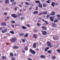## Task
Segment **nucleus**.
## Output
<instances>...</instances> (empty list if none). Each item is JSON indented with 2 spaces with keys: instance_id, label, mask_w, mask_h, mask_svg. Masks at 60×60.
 <instances>
[{
  "instance_id": "1",
  "label": "nucleus",
  "mask_w": 60,
  "mask_h": 60,
  "mask_svg": "<svg viewBox=\"0 0 60 60\" xmlns=\"http://www.w3.org/2000/svg\"><path fill=\"white\" fill-rule=\"evenodd\" d=\"M30 52H31V53H32V54H35V51L33 50L32 49H30Z\"/></svg>"
},
{
  "instance_id": "2",
  "label": "nucleus",
  "mask_w": 60,
  "mask_h": 60,
  "mask_svg": "<svg viewBox=\"0 0 60 60\" xmlns=\"http://www.w3.org/2000/svg\"><path fill=\"white\" fill-rule=\"evenodd\" d=\"M16 38H13L11 39V42H15L16 40Z\"/></svg>"
},
{
  "instance_id": "3",
  "label": "nucleus",
  "mask_w": 60,
  "mask_h": 60,
  "mask_svg": "<svg viewBox=\"0 0 60 60\" xmlns=\"http://www.w3.org/2000/svg\"><path fill=\"white\" fill-rule=\"evenodd\" d=\"M47 44L48 46L50 47H52V46H51V43L49 41L48 42H47Z\"/></svg>"
},
{
  "instance_id": "4",
  "label": "nucleus",
  "mask_w": 60,
  "mask_h": 60,
  "mask_svg": "<svg viewBox=\"0 0 60 60\" xmlns=\"http://www.w3.org/2000/svg\"><path fill=\"white\" fill-rule=\"evenodd\" d=\"M7 31V29H5V30H2V33H4L6 32Z\"/></svg>"
},
{
  "instance_id": "5",
  "label": "nucleus",
  "mask_w": 60,
  "mask_h": 60,
  "mask_svg": "<svg viewBox=\"0 0 60 60\" xmlns=\"http://www.w3.org/2000/svg\"><path fill=\"white\" fill-rule=\"evenodd\" d=\"M52 27H56V25L55 23H52Z\"/></svg>"
},
{
  "instance_id": "6",
  "label": "nucleus",
  "mask_w": 60,
  "mask_h": 60,
  "mask_svg": "<svg viewBox=\"0 0 60 60\" xmlns=\"http://www.w3.org/2000/svg\"><path fill=\"white\" fill-rule=\"evenodd\" d=\"M1 25L2 26H6V23L5 22H3L1 23Z\"/></svg>"
},
{
  "instance_id": "7",
  "label": "nucleus",
  "mask_w": 60,
  "mask_h": 60,
  "mask_svg": "<svg viewBox=\"0 0 60 60\" xmlns=\"http://www.w3.org/2000/svg\"><path fill=\"white\" fill-rule=\"evenodd\" d=\"M11 16L13 17H14V18H16V17H17V15H15V14L12 15Z\"/></svg>"
},
{
  "instance_id": "8",
  "label": "nucleus",
  "mask_w": 60,
  "mask_h": 60,
  "mask_svg": "<svg viewBox=\"0 0 60 60\" xmlns=\"http://www.w3.org/2000/svg\"><path fill=\"white\" fill-rule=\"evenodd\" d=\"M42 32H43V35H45L46 34V32L45 31H42Z\"/></svg>"
},
{
  "instance_id": "9",
  "label": "nucleus",
  "mask_w": 60,
  "mask_h": 60,
  "mask_svg": "<svg viewBox=\"0 0 60 60\" xmlns=\"http://www.w3.org/2000/svg\"><path fill=\"white\" fill-rule=\"evenodd\" d=\"M38 13V11H36L33 12V14H37Z\"/></svg>"
},
{
  "instance_id": "10",
  "label": "nucleus",
  "mask_w": 60,
  "mask_h": 60,
  "mask_svg": "<svg viewBox=\"0 0 60 60\" xmlns=\"http://www.w3.org/2000/svg\"><path fill=\"white\" fill-rule=\"evenodd\" d=\"M50 15H55V12H52Z\"/></svg>"
},
{
  "instance_id": "11",
  "label": "nucleus",
  "mask_w": 60,
  "mask_h": 60,
  "mask_svg": "<svg viewBox=\"0 0 60 60\" xmlns=\"http://www.w3.org/2000/svg\"><path fill=\"white\" fill-rule=\"evenodd\" d=\"M55 3L54 2H52V3L51 5L52 6L54 7L55 6Z\"/></svg>"
},
{
  "instance_id": "12",
  "label": "nucleus",
  "mask_w": 60,
  "mask_h": 60,
  "mask_svg": "<svg viewBox=\"0 0 60 60\" xmlns=\"http://www.w3.org/2000/svg\"><path fill=\"white\" fill-rule=\"evenodd\" d=\"M50 19L51 21H53V17H50Z\"/></svg>"
},
{
  "instance_id": "13",
  "label": "nucleus",
  "mask_w": 60,
  "mask_h": 60,
  "mask_svg": "<svg viewBox=\"0 0 60 60\" xmlns=\"http://www.w3.org/2000/svg\"><path fill=\"white\" fill-rule=\"evenodd\" d=\"M57 17H58L57 18L58 19H60V15H59L58 14L57 15Z\"/></svg>"
},
{
  "instance_id": "14",
  "label": "nucleus",
  "mask_w": 60,
  "mask_h": 60,
  "mask_svg": "<svg viewBox=\"0 0 60 60\" xmlns=\"http://www.w3.org/2000/svg\"><path fill=\"white\" fill-rule=\"evenodd\" d=\"M14 49H17L19 48V47L18 46H15L13 47Z\"/></svg>"
},
{
  "instance_id": "15",
  "label": "nucleus",
  "mask_w": 60,
  "mask_h": 60,
  "mask_svg": "<svg viewBox=\"0 0 60 60\" xmlns=\"http://www.w3.org/2000/svg\"><path fill=\"white\" fill-rule=\"evenodd\" d=\"M49 49V47H47L45 49V51H47Z\"/></svg>"
},
{
  "instance_id": "16",
  "label": "nucleus",
  "mask_w": 60,
  "mask_h": 60,
  "mask_svg": "<svg viewBox=\"0 0 60 60\" xmlns=\"http://www.w3.org/2000/svg\"><path fill=\"white\" fill-rule=\"evenodd\" d=\"M42 20H43V21H44V22H45L46 24H48V22L47 21H45V20H44L43 19H42Z\"/></svg>"
},
{
  "instance_id": "17",
  "label": "nucleus",
  "mask_w": 60,
  "mask_h": 60,
  "mask_svg": "<svg viewBox=\"0 0 60 60\" xmlns=\"http://www.w3.org/2000/svg\"><path fill=\"white\" fill-rule=\"evenodd\" d=\"M45 56L44 55H41L40 56V57L41 58H45Z\"/></svg>"
},
{
  "instance_id": "18",
  "label": "nucleus",
  "mask_w": 60,
  "mask_h": 60,
  "mask_svg": "<svg viewBox=\"0 0 60 60\" xmlns=\"http://www.w3.org/2000/svg\"><path fill=\"white\" fill-rule=\"evenodd\" d=\"M33 47L34 48H36V44L35 43L33 45Z\"/></svg>"
},
{
  "instance_id": "19",
  "label": "nucleus",
  "mask_w": 60,
  "mask_h": 60,
  "mask_svg": "<svg viewBox=\"0 0 60 60\" xmlns=\"http://www.w3.org/2000/svg\"><path fill=\"white\" fill-rule=\"evenodd\" d=\"M38 6L39 7H40V8H41L42 7V5H41V4L40 3H39V4L38 5Z\"/></svg>"
},
{
  "instance_id": "20",
  "label": "nucleus",
  "mask_w": 60,
  "mask_h": 60,
  "mask_svg": "<svg viewBox=\"0 0 60 60\" xmlns=\"http://www.w3.org/2000/svg\"><path fill=\"white\" fill-rule=\"evenodd\" d=\"M28 34L26 33L25 34V35L24 36V37H27L28 36Z\"/></svg>"
},
{
  "instance_id": "21",
  "label": "nucleus",
  "mask_w": 60,
  "mask_h": 60,
  "mask_svg": "<svg viewBox=\"0 0 60 60\" xmlns=\"http://www.w3.org/2000/svg\"><path fill=\"white\" fill-rule=\"evenodd\" d=\"M9 3V0H5V3L7 4V3Z\"/></svg>"
},
{
  "instance_id": "22",
  "label": "nucleus",
  "mask_w": 60,
  "mask_h": 60,
  "mask_svg": "<svg viewBox=\"0 0 60 60\" xmlns=\"http://www.w3.org/2000/svg\"><path fill=\"white\" fill-rule=\"evenodd\" d=\"M10 33L11 34H14V32L13 31H11L10 32Z\"/></svg>"
},
{
  "instance_id": "23",
  "label": "nucleus",
  "mask_w": 60,
  "mask_h": 60,
  "mask_svg": "<svg viewBox=\"0 0 60 60\" xmlns=\"http://www.w3.org/2000/svg\"><path fill=\"white\" fill-rule=\"evenodd\" d=\"M42 29H45V30L46 29V27H42Z\"/></svg>"
},
{
  "instance_id": "24",
  "label": "nucleus",
  "mask_w": 60,
  "mask_h": 60,
  "mask_svg": "<svg viewBox=\"0 0 60 60\" xmlns=\"http://www.w3.org/2000/svg\"><path fill=\"white\" fill-rule=\"evenodd\" d=\"M34 38H36V35L35 34H34Z\"/></svg>"
},
{
  "instance_id": "25",
  "label": "nucleus",
  "mask_w": 60,
  "mask_h": 60,
  "mask_svg": "<svg viewBox=\"0 0 60 60\" xmlns=\"http://www.w3.org/2000/svg\"><path fill=\"white\" fill-rule=\"evenodd\" d=\"M43 13L44 14H47L48 12H44Z\"/></svg>"
},
{
  "instance_id": "26",
  "label": "nucleus",
  "mask_w": 60,
  "mask_h": 60,
  "mask_svg": "<svg viewBox=\"0 0 60 60\" xmlns=\"http://www.w3.org/2000/svg\"><path fill=\"white\" fill-rule=\"evenodd\" d=\"M35 3H39L40 4V1H35Z\"/></svg>"
},
{
  "instance_id": "27",
  "label": "nucleus",
  "mask_w": 60,
  "mask_h": 60,
  "mask_svg": "<svg viewBox=\"0 0 60 60\" xmlns=\"http://www.w3.org/2000/svg\"><path fill=\"white\" fill-rule=\"evenodd\" d=\"M52 59H55L56 58V57L53 56L52 57Z\"/></svg>"
},
{
  "instance_id": "28",
  "label": "nucleus",
  "mask_w": 60,
  "mask_h": 60,
  "mask_svg": "<svg viewBox=\"0 0 60 60\" xmlns=\"http://www.w3.org/2000/svg\"><path fill=\"white\" fill-rule=\"evenodd\" d=\"M2 58L3 59H6V57L4 56H3Z\"/></svg>"
},
{
  "instance_id": "29",
  "label": "nucleus",
  "mask_w": 60,
  "mask_h": 60,
  "mask_svg": "<svg viewBox=\"0 0 60 60\" xmlns=\"http://www.w3.org/2000/svg\"><path fill=\"white\" fill-rule=\"evenodd\" d=\"M22 28L23 29H26V27L24 26H22Z\"/></svg>"
},
{
  "instance_id": "30",
  "label": "nucleus",
  "mask_w": 60,
  "mask_h": 60,
  "mask_svg": "<svg viewBox=\"0 0 60 60\" xmlns=\"http://www.w3.org/2000/svg\"><path fill=\"white\" fill-rule=\"evenodd\" d=\"M25 50H28V49H27V47H25Z\"/></svg>"
},
{
  "instance_id": "31",
  "label": "nucleus",
  "mask_w": 60,
  "mask_h": 60,
  "mask_svg": "<svg viewBox=\"0 0 60 60\" xmlns=\"http://www.w3.org/2000/svg\"><path fill=\"white\" fill-rule=\"evenodd\" d=\"M55 48H57V47H58V45H55L54 46Z\"/></svg>"
},
{
  "instance_id": "32",
  "label": "nucleus",
  "mask_w": 60,
  "mask_h": 60,
  "mask_svg": "<svg viewBox=\"0 0 60 60\" xmlns=\"http://www.w3.org/2000/svg\"><path fill=\"white\" fill-rule=\"evenodd\" d=\"M24 35V34L23 33H21L19 34V35L20 36H22V35Z\"/></svg>"
},
{
  "instance_id": "33",
  "label": "nucleus",
  "mask_w": 60,
  "mask_h": 60,
  "mask_svg": "<svg viewBox=\"0 0 60 60\" xmlns=\"http://www.w3.org/2000/svg\"><path fill=\"white\" fill-rule=\"evenodd\" d=\"M53 38L54 40H57V39L55 37H53Z\"/></svg>"
},
{
  "instance_id": "34",
  "label": "nucleus",
  "mask_w": 60,
  "mask_h": 60,
  "mask_svg": "<svg viewBox=\"0 0 60 60\" xmlns=\"http://www.w3.org/2000/svg\"><path fill=\"white\" fill-rule=\"evenodd\" d=\"M11 22L12 23H15V22L14 21H12Z\"/></svg>"
},
{
  "instance_id": "35",
  "label": "nucleus",
  "mask_w": 60,
  "mask_h": 60,
  "mask_svg": "<svg viewBox=\"0 0 60 60\" xmlns=\"http://www.w3.org/2000/svg\"><path fill=\"white\" fill-rule=\"evenodd\" d=\"M26 26L28 27H30V25H29V24H27L26 25Z\"/></svg>"
},
{
  "instance_id": "36",
  "label": "nucleus",
  "mask_w": 60,
  "mask_h": 60,
  "mask_svg": "<svg viewBox=\"0 0 60 60\" xmlns=\"http://www.w3.org/2000/svg\"><path fill=\"white\" fill-rule=\"evenodd\" d=\"M46 4H43V6H44V7H46Z\"/></svg>"
},
{
  "instance_id": "37",
  "label": "nucleus",
  "mask_w": 60,
  "mask_h": 60,
  "mask_svg": "<svg viewBox=\"0 0 60 60\" xmlns=\"http://www.w3.org/2000/svg\"><path fill=\"white\" fill-rule=\"evenodd\" d=\"M13 5H15L16 4V3L15 2H13L12 3Z\"/></svg>"
},
{
  "instance_id": "38",
  "label": "nucleus",
  "mask_w": 60,
  "mask_h": 60,
  "mask_svg": "<svg viewBox=\"0 0 60 60\" xmlns=\"http://www.w3.org/2000/svg\"><path fill=\"white\" fill-rule=\"evenodd\" d=\"M58 20H56L54 21V22H58Z\"/></svg>"
},
{
  "instance_id": "39",
  "label": "nucleus",
  "mask_w": 60,
  "mask_h": 60,
  "mask_svg": "<svg viewBox=\"0 0 60 60\" xmlns=\"http://www.w3.org/2000/svg\"><path fill=\"white\" fill-rule=\"evenodd\" d=\"M25 4H26L27 5H29V3L27 2H25Z\"/></svg>"
},
{
  "instance_id": "40",
  "label": "nucleus",
  "mask_w": 60,
  "mask_h": 60,
  "mask_svg": "<svg viewBox=\"0 0 60 60\" xmlns=\"http://www.w3.org/2000/svg\"><path fill=\"white\" fill-rule=\"evenodd\" d=\"M43 13V12H42L39 13V14L40 15H41V14H42Z\"/></svg>"
},
{
  "instance_id": "41",
  "label": "nucleus",
  "mask_w": 60,
  "mask_h": 60,
  "mask_svg": "<svg viewBox=\"0 0 60 60\" xmlns=\"http://www.w3.org/2000/svg\"><path fill=\"white\" fill-rule=\"evenodd\" d=\"M37 25L38 26H41V25L39 23H37Z\"/></svg>"
},
{
  "instance_id": "42",
  "label": "nucleus",
  "mask_w": 60,
  "mask_h": 60,
  "mask_svg": "<svg viewBox=\"0 0 60 60\" xmlns=\"http://www.w3.org/2000/svg\"><path fill=\"white\" fill-rule=\"evenodd\" d=\"M10 55L11 56H13V54L12 53H11L10 54Z\"/></svg>"
},
{
  "instance_id": "43",
  "label": "nucleus",
  "mask_w": 60,
  "mask_h": 60,
  "mask_svg": "<svg viewBox=\"0 0 60 60\" xmlns=\"http://www.w3.org/2000/svg\"><path fill=\"white\" fill-rule=\"evenodd\" d=\"M29 60H32V59H31L29 58H27Z\"/></svg>"
},
{
  "instance_id": "44",
  "label": "nucleus",
  "mask_w": 60,
  "mask_h": 60,
  "mask_svg": "<svg viewBox=\"0 0 60 60\" xmlns=\"http://www.w3.org/2000/svg\"><path fill=\"white\" fill-rule=\"evenodd\" d=\"M47 3H50L49 0H48L47 1Z\"/></svg>"
},
{
  "instance_id": "45",
  "label": "nucleus",
  "mask_w": 60,
  "mask_h": 60,
  "mask_svg": "<svg viewBox=\"0 0 60 60\" xmlns=\"http://www.w3.org/2000/svg\"><path fill=\"white\" fill-rule=\"evenodd\" d=\"M22 41L23 42H25V40L23 39L22 40Z\"/></svg>"
},
{
  "instance_id": "46",
  "label": "nucleus",
  "mask_w": 60,
  "mask_h": 60,
  "mask_svg": "<svg viewBox=\"0 0 60 60\" xmlns=\"http://www.w3.org/2000/svg\"><path fill=\"white\" fill-rule=\"evenodd\" d=\"M12 60H15V58L14 57H13L12 58Z\"/></svg>"
},
{
  "instance_id": "47",
  "label": "nucleus",
  "mask_w": 60,
  "mask_h": 60,
  "mask_svg": "<svg viewBox=\"0 0 60 60\" xmlns=\"http://www.w3.org/2000/svg\"><path fill=\"white\" fill-rule=\"evenodd\" d=\"M48 52L49 53H51V51H48Z\"/></svg>"
},
{
  "instance_id": "48",
  "label": "nucleus",
  "mask_w": 60,
  "mask_h": 60,
  "mask_svg": "<svg viewBox=\"0 0 60 60\" xmlns=\"http://www.w3.org/2000/svg\"><path fill=\"white\" fill-rule=\"evenodd\" d=\"M49 15H47V18H49Z\"/></svg>"
},
{
  "instance_id": "49",
  "label": "nucleus",
  "mask_w": 60,
  "mask_h": 60,
  "mask_svg": "<svg viewBox=\"0 0 60 60\" xmlns=\"http://www.w3.org/2000/svg\"><path fill=\"white\" fill-rule=\"evenodd\" d=\"M34 32H37V30H34Z\"/></svg>"
},
{
  "instance_id": "50",
  "label": "nucleus",
  "mask_w": 60,
  "mask_h": 60,
  "mask_svg": "<svg viewBox=\"0 0 60 60\" xmlns=\"http://www.w3.org/2000/svg\"><path fill=\"white\" fill-rule=\"evenodd\" d=\"M21 20H23V19H24V17H22L21 18Z\"/></svg>"
},
{
  "instance_id": "51",
  "label": "nucleus",
  "mask_w": 60,
  "mask_h": 60,
  "mask_svg": "<svg viewBox=\"0 0 60 60\" xmlns=\"http://www.w3.org/2000/svg\"><path fill=\"white\" fill-rule=\"evenodd\" d=\"M18 15H19V16L20 15H21V14L20 13H18Z\"/></svg>"
},
{
  "instance_id": "52",
  "label": "nucleus",
  "mask_w": 60,
  "mask_h": 60,
  "mask_svg": "<svg viewBox=\"0 0 60 60\" xmlns=\"http://www.w3.org/2000/svg\"><path fill=\"white\" fill-rule=\"evenodd\" d=\"M4 14L5 15H7V13H4Z\"/></svg>"
},
{
  "instance_id": "53",
  "label": "nucleus",
  "mask_w": 60,
  "mask_h": 60,
  "mask_svg": "<svg viewBox=\"0 0 60 60\" xmlns=\"http://www.w3.org/2000/svg\"><path fill=\"white\" fill-rule=\"evenodd\" d=\"M3 28V27L0 28V30H1V29H2Z\"/></svg>"
},
{
  "instance_id": "54",
  "label": "nucleus",
  "mask_w": 60,
  "mask_h": 60,
  "mask_svg": "<svg viewBox=\"0 0 60 60\" xmlns=\"http://www.w3.org/2000/svg\"><path fill=\"white\" fill-rule=\"evenodd\" d=\"M11 2H13L14 1V0H10Z\"/></svg>"
},
{
  "instance_id": "55",
  "label": "nucleus",
  "mask_w": 60,
  "mask_h": 60,
  "mask_svg": "<svg viewBox=\"0 0 60 60\" xmlns=\"http://www.w3.org/2000/svg\"><path fill=\"white\" fill-rule=\"evenodd\" d=\"M36 10H38V7H36Z\"/></svg>"
},
{
  "instance_id": "56",
  "label": "nucleus",
  "mask_w": 60,
  "mask_h": 60,
  "mask_svg": "<svg viewBox=\"0 0 60 60\" xmlns=\"http://www.w3.org/2000/svg\"><path fill=\"white\" fill-rule=\"evenodd\" d=\"M7 19H9L10 18V17L9 16H8L7 17Z\"/></svg>"
},
{
  "instance_id": "57",
  "label": "nucleus",
  "mask_w": 60,
  "mask_h": 60,
  "mask_svg": "<svg viewBox=\"0 0 60 60\" xmlns=\"http://www.w3.org/2000/svg\"><path fill=\"white\" fill-rule=\"evenodd\" d=\"M22 52H23V53H25V52L24 51H22Z\"/></svg>"
},
{
  "instance_id": "58",
  "label": "nucleus",
  "mask_w": 60,
  "mask_h": 60,
  "mask_svg": "<svg viewBox=\"0 0 60 60\" xmlns=\"http://www.w3.org/2000/svg\"><path fill=\"white\" fill-rule=\"evenodd\" d=\"M12 27H14V25H12Z\"/></svg>"
},
{
  "instance_id": "59",
  "label": "nucleus",
  "mask_w": 60,
  "mask_h": 60,
  "mask_svg": "<svg viewBox=\"0 0 60 60\" xmlns=\"http://www.w3.org/2000/svg\"><path fill=\"white\" fill-rule=\"evenodd\" d=\"M56 5H58V4H57V3H56Z\"/></svg>"
},
{
  "instance_id": "60",
  "label": "nucleus",
  "mask_w": 60,
  "mask_h": 60,
  "mask_svg": "<svg viewBox=\"0 0 60 60\" xmlns=\"http://www.w3.org/2000/svg\"><path fill=\"white\" fill-rule=\"evenodd\" d=\"M17 8H15V10H17Z\"/></svg>"
},
{
  "instance_id": "61",
  "label": "nucleus",
  "mask_w": 60,
  "mask_h": 60,
  "mask_svg": "<svg viewBox=\"0 0 60 60\" xmlns=\"http://www.w3.org/2000/svg\"><path fill=\"white\" fill-rule=\"evenodd\" d=\"M19 7H21L22 6L21 5H19Z\"/></svg>"
},
{
  "instance_id": "62",
  "label": "nucleus",
  "mask_w": 60,
  "mask_h": 60,
  "mask_svg": "<svg viewBox=\"0 0 60 60\" xmlns=\"http://www.w3.org/2000/svg\"><path fill=\"white\" fill-rule=\"evenodd\" d=\"M31 9H32V8H29V10H31Z\"/></svg>"
},
{
  "instance_id": "63",
  "label": "nucleus",
  "mask_w": 60,
  "mask_h": 60,
  "mask_svg": "<svg viewBox=\"0 0 60 60\" xmlns=\"http://www.w3.org/2000/svg\"><path fill=\"white\" fill-rule=\"evenodd\" d=\"M37 50H39V49H38V48H37Z\"/></svg>"
},
{
  "instance_id": "64",
  "label": "nucleus",
  "mask_w": 60,
  "mask_h": 60,
  "mask_svg": "<svg viewBox=\"0 0 60 60\" xmlns=\"http://www.w3.org/2000/svg\"><path fill=\"white\" fill-rule=\"evenodd\" d=\"M23 4V2H22V4Z\"/></svg>"
}]
</instances>
